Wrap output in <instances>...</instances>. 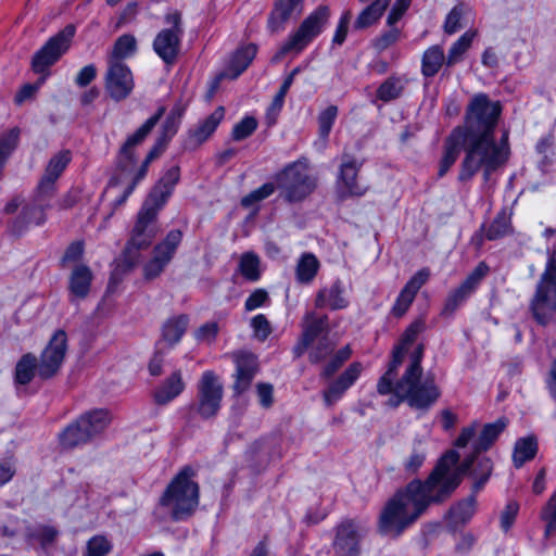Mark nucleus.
Masks as SVG:
<instances>
[{"label":"nucleus","mask_w":556,"mask_h":556,"mask_svg":"<svg viewBox=\"0 0 556 556\" xmlns=\"http://www.w3.org/2000/svg\"><path fill=\"white\" fill-rule=\"evenodd\" d=\"M430 271L427 268L418 270L401 290L392 307V314L395 317H402L412 305L417 292L429 279Z\"/></svg>","instance_id":"obj_24"},{"label":"nucleus","mask_w":556,"mask_h":556,"mask_svg":"<svg viewBox=\"0 0 556 556\" xmlns=\"http://www.w3.org/2000/svg\"><path fill=\"white\" fill-rule=\"evenodd\" d=\"M251 327L254 331L255 338L260 341H265L271 333L270 324L263 314H258L252 318Z\"/></svg>","instance_id":"obj_59"},{"label":"nucleus","mask_w":556,"mask_h":556,"mask_svg":"<svg viewBox=\"0 0 556 556\" xmlns=\"http://www.w3.org/2000/svg\"><path fill=\"white\" fill-rule=\"evenodd\" d=\"M157 213L153 208L142 206L132 230V235L126 244L123 253V262L127 268L134 267L139 262V251L147 249L154 236L155 230L151 227Z\"/></svg>","instance_id":"obj_7"},{"label":"nucleus","mask_w":556,"mask_h":556,"mask_svg":"<svg viewBox=\"0 0 556 556\" xmlns=\"http://www.w3.org/2000/svg\"><path fill=\"white\" fill-rule=\"evenodd\" d=\"M489 267L485 263H479L476 268L467 276V278L446 298L444 311L453 313L460 304H463L478 288L482 279L486 276Z\"/></svg>","instance_id":"obj_20"},{"label":"nucleus","mask_w":556,"mask_h":556,"mask_svg":"<svg viewBox=\"0 0 556 556\" xmlns=\"http://www.w3.org/2000/svg\"><path fill=\"white\" fill-rule=\"evenodd\" d=\"M349 299L345 295L344 288L341 282L336 281L329 287L323 288L318 292L315 305L328 307L331 309H343L349 306Z\"/></svg>","instance_id":"obj_31"},{"label":"nucleus","mask_w":556,"mask_h":556,"mask_svg":"<svg viewBox=\"0 0 556 556\" xmlns=\"http://www.w3.org/2000/svg\"><path fill=\"white\" fill-rule=\"evenodd\" d=\"M445 61L443 49L440 46L428 48L421 59V73L426 77L434 76Z\"/></svg>","instance_id":"obj_38"},{"label":"nucleus","mask_w":556,"mask_h":556,"mask_svg":"<svg viewBox=\"0 0 556 556\" xmlns=\"http://www.w3.org/2000/svg\"><path fill=\"white\" fill-rule=\"evenodd\" d=\"M164 112L165 109L160 108L153 116L148 118L143 125H141L131 136L127 138L126 142L123 144L121 149L122 162H127V164H132L135 162V147L140 144L146 139V137L159 123Z\"/></svg>","instance_id":"obj_25"},{"label":"nucleus","mask_w":556,"mask_h":556,"mask_svg":"<svg viewBox=\"0 0 556 556\" xmlns=\"http://www.w3.org/2000/svg\"><path fill=\"white\" fill-rule=\"evenodd\" d=\"M456 451L446 452L426 481L413 480L399 489L383 505L378 517V532L397 538L426 513L431 504L445 501L473 464L468 458L457 466Z\"/></svg>","instance_id":"obj_2"},{"label":"nucleus","mask_w":556,"mask_h":556,"mask_svg":"<svg viewBox=\"0 0 556 556\" xmlns=\"http://www.w3.org/2000/svg\"><path fill=\"white\" fill-rule=\"evenodd\" d=\"M81 425L87 429L90 439L102 433L110 424V415L104 409H96L80 416Z\"/></svg>","instance_id":"obj_36"},{"label":"nucleus","mask_w":556,"mask_h":556,"mask_svg":"<svg viewBox=\"0 0 556 556\" xmlns=\"http://www.w3.org/2000/svg\"><path fill=\"white\" fill-rule=\"evenodd\" d=\"M540 518L545 523L544 535L552 536L556 532V490L542 507Z\"/></svg>","instance_id":"obj_45"},{"label":"nucleus","mask_w":556,"mask_h":556,"mask_svg":"<svg viewBox=\"0 0 556 556\" xmlns=\"http://www.w3.org/2000/svg\"><path fill=\"white\" fill-rule=\"evenodd\" d=\"M312 39L313 15H308L299 29L281 46L277 54L274 56V61H279L283 55L290 52L299 53L311 42Z\"/></svg>","instance_id":"obj_27"},{"label":"nucleus","mask_w":556,"mask_h":556,"mask_svg":"<svg viewBox=\"0 0 556 556\" xmlns=\"http://www.w3.org/2000/svg\"><path fill=\"white\" fill-rule=\"evenodd\" d=\"M137 50V40L130 34L122 35L115 41L109 60L122 61L131 56Z\"/></svg>","instance_id":"obj_42"},{"label":"nucleus","mask_w":556,"mask_h":556,"mask_svg":"<svg viewBox=\"0 0 556 556\" xmlns=\"http://www.w3.org/2000/svg\"><path fill=\"white\" fill-rule=\"evenodd\" d=\"M58 535L59 531L51 526H40L33 533V536L36 538L42 546L52 544Z\"/></svg>","instance_id":"obj_63"},{"label":"nucleus","mask_w":556,"mask_h":556,"mask_svg":"<svg viewBox=\"0 0 556 556\" xmlns=\"http://www.w3.org/2000/svg\"><path fill=\"white\" fill-rule=\"evenodd\" d=\"M92 273L86 265L76 266L70 276L71 294L77 299H84L89 293Z\"/></svg>","instance_id":"obj_35"},{"label":"nucleus","mask_w":556,"mask_h":556,"mask_svg":"<svg viewBox=\"0 0 556 556\" xmlns=\"http://www.w3.org/2000/svg\"><path fill=\"white\" fill-rule=\"evenodd\" d=\"M182 233L178 229L170 230L166 238L154 248V255L143 267L146 279H154L161 275L170 262L176 249L181 242Z\"/></svg>","instance_id":"obj_19"},{"label":"nucleus","mask_w":556,"mask_h":556,"mask_svg":"<svg viewBox=\"0 0 556 556\" xmlns=\"http://www.w3.org/2000/svg\"><path fill=\"white\" fill-rule=\"evenodd\" d=\"M511 230L510 214L506 211L500 212L485 232L489 240L500 239Z\"/></svg>","instance_id":"obj_46"},{"label":"nucleus","mask_w":556,"mask_h":556,"mask_svg":"<svg viewBox=\"0 0 556 556\" xmlns=\"http://www.w3.org/2000/svg\"><path fill=\"white\" fill-rule=\"evenodd\" d=\"M311 168L307 160L296 161L276 176L278 188L289 202H296L309 193Z\"/></svg>","instance_id":"obj_8"},{"label":"nucleus","mask_w":556,"mask_h":556,"mask_svg":"<svg viewBox=\"0 0 556 556\" xmlns=\"http://www.w3.org/2000/svg\"><path fill=\"white\" fill-rule=\"evenodd\" d=\"M404 89V84L401 78L390 77L380 85L377 90V97L384 101H391L399 98Z\"/></svg>","instance_id":"obj_49"},{"label":"nucleus","mask_w":556,"mask_h":556,"mask_svg":"<svg viewBox=\"0 0 556 556\" xmlns=\"http://www.w3.org/2000/svg\"><path fill=\"white\" fill-rule=\"evenodd\" d=\"M426 459V451L419 444L418 446H415L412 454L404 460L403 467L406 472L408 473H416L419 468L422 466L424 462Z\"/></svg>","instance_id":"obj_56"},{"label":"nucleus","mask_w":556,"mask_h":556,"mask_svg":"<svg viewBox=\"0 0 556 556\" xmlns=\"http://www.w3.org/2000/svg\"><path fill=\"white\" fill-rule=\"evenodd\" d=\"M185 390L180 370L174 371L154 392V400L160 405L172 402Z\"/></svg>","instance_id":"obj_33"},{"label":"nucleus","mask_w":556,"mask_h":556,"mask_svg":"<svg viewBox=\"0 0 556 556\" xmlns=\"http://www.w3.org/2000/svg\"><path fill=\"white\" fill-rule=\"evenodd\" d=\"M189 326V317L185 314L167 318L161 328V338L156 342L159 351H168L175 348L186 333Z\"/></svg>","instance_id":"obj_23"},{"label":"nucleus","mask_w":556,"mask_h":556,"mask_svg":"<svg viewBox=\"0 0 556 556\" xmlns=\"http://www.w3.org/2000/svg\"><path fill=\"white\" fill-rule=\"evenodd\" d=\"M79 426H76L75 422L68 425L60 434L59 439L62 446L66 448H72L81 443V437L79 435Z\"/></svg>","instance_id":"obj_58"},{"label":"nucleus","mask_w":556,"mask_h":556,"mask_svg":"<svg viewBox=\"0 0 556 556\" xmlns=\"http://www.w3.org/2000/svg\"><path fill=\"white\" fill-rule=\"evenodd\" d=\"M52 194H40L38 191L37 204L24 208L22 219L26 226H40L46 222L45 208L49 206L46 202V197L50 198Z\"/></svg>","instance_id":"obj_39"},{"label":"nucleus","mask_w":556,"mask_h":556,"mask_svg":"<svg viewBox=\"0 0 556 556\" xmlns=\"http://www.w3.org/2000/svg\"><path fill=\"white\" fill-rule=\"evenodd\" d=\"M538 451V442L533 437L518 440L515 444L513 460L516 467H521L526 462L532 459Z\"/></svg>","instance_id":"obj_40"},{"label":"nucleus","mask_w":556,"mask_h":556,"mask_svg":"<svg viewBox=\"0 0 556 556\" xmlns=\"http://www.w3.org/2000/svg\"><path fill=\"white\" fill-rule=\"evenodd\" d=\"M422 329L424 323L415 321L405 330L400 344L393 350L392 361L389 364L388 370L377 383V391L379 394L386 395L389 394V392L392 390V379L395 378L397 368L402 364L408 346L416 340L417 336L422 331Z\"/></svg>","instance_id":"obj_17"},{"label":"nucleus","mask_w":556,"mask_h":556,"mask_svg":"<svg viewBox=\"0 0 556 556\" xmlns=\"http://www.w3.org/2000/svg\"><path fill=\"white\" fill-rule=\"evenodd\" d=\"M224 397V386L220 377L213 370L202 372L198 381L197 413L203 418L217 415Z\"/></svg>","instance_id":"obj_9"},{"label":"nucleus","mask_w":556,"mask_h":556,"mask_svg":"<svg viewBox=\"0 0 556 556\" xmlns=\"http://www.w3.org/2000/svg\"><path fill=\"white\" fill-rule=\"evenodd\" d=\"M501 114L498 102H492L485 94H477L468 105L463 127L455 128L445 141V152L440 162V177L444 176L464 150L458 179L467 181L479 170H483L484 180L503 167L510 154L508 132L496 141L495 126Z\"/></svg>","instance_id":"obj_1"},{"label":"nucleus","mask_w":556,"mask_h":556,"mask_svg":"<svg viewBox=\"0 0 556 556\" xmlns=\"http://www.w3.org/2000/svg\"><path fill=\"white\" fill-rule=\"evenodd\" d=\"M256 395L263 408H269L274 404V387L267 382L256 384Z\"/></svg>","instance_id":"obj_62"},{"label":"nucleus","mask_w":556,"mask_h":556,"mask_svg":"<svg viewBox=\"0 0 556 556\" xmlns=\"http://www.w3.org/2000/svg\"><path fill=\"white\" fill-rule=\"evenodd\" d=\"M104 87L109 97L116 102L128 98L135 88L130 68L123 61L109 60Z\"/></svg>","instance_id":"obj_15"},{"label":"nucleus","mask_w":556,"mask_h":556,"mask_svg":"<svg viewBox=\"0 0 556 556\" xmlns=\"http://www.w3.org/2000/svg\"><path fill=\"white\" fill-rule=\"evenodd\" d=\"M296 279L300 283H309L313 279V254H304L296 266Z\"/></svg>","instance_id":"obj_57"},{"label":"nucleus","mask_w":556,"mask_h":556,"mask_svg":"<svg viewBox=\"0 0 556 556\" xmlns=\"http://www.w3.org/2000/svg\"><path fill=\"white\" fill-rule=\"evenodd\" d=\"M367 533L365 525L356 519H344L334 529L332 548L336 556H359L362 540Z\"/></svg>","instance_id":"obj_11"},{"label":"nucleus","mask_w":556,"mask_h":556,"mask_svg":"<svg viewBox=\"0 0 556 556\" xmlns=\"http://www.w3.org/2000/svg\"><path fill=\"white\" fill-rule=\"evenodd\" d=\"M179 177L180 170L178 166H172L168 168L151 190L142 206L153 208L154 212L157 213L170 197Z\"/></svg>","instance_id":"obj_21"},{"label":"nucleus","mask_w":556,"mask_h":556,"mask_svg":"<svg viewBox=\"0 0 556 556\" xmlns=\"http://www.w3.org/2000/svg\"><path fill=\"white\" fill-rule=\"evenodd\" d=\"M218 330L219 327L217 323H205L197 329L194 338L198 342L210 344L216 339Z\"/></svg>","instance_id":"obj_60"},{"label":"nucleus","mask_w":556,"mask_h":556,"mask_svg":"<svg viewBox=\"0 0 556 556\" xmlns=\"http://www.w3.org/2000/svg\"><path fill=\"white\" fill-rule=\"evenodd\" d=\"M469 12V8L464 4L455 5L445 18L443 25L444 31L448 35H453L465 27L463 20Z\"/></svg>","instance_id":"obj_47"},{"label":"nucleus","mask_w":556,"mask_h":556,"mask_svg":"<svg viewBox=\"0 0 556 556\" xmlns=\"http://www.w3.org/2000/svg\"><path fill=\"white\" fill-rule=\"evenodd\" d=\"M338 116V108L329 105L321 110L317 117L318 138L315 139V151L324 152L329 144V135Z\"/></svg>","instance_id":"obj_32"},{"label":"nucleus","mask_w":556,"mask_h":556,"mask_svg":"<svg viewBox=\"0 0 556 556\" xmlns=\"http://www.w3.org/2000/svg\"><path fill=\"white\" fill-rule=\"evenodd\" d=\"M235 364L232 374V391L239 396L247 392L258 372L257 356L245 350L235 351L227 355Z\"/></svg>","instance_id":"obj_16"},{"label":"nucleus","mask_w":556,"mask_h":556,"mask_svg":"<svg viewBox=\"0 0 556 556\" xmlns=\"http://www.w3.org/2000/svg\"><path fill=\"white\" fill-rule=\"evenodd\" d=\"M507 421L504 418L497 419L492 424H486L483 426L479 432V435L476 438L479 424L472 422L470 426L462 429L458 438L455 441V446L463 448L471 443L476 453L486 451L505 429Z\"/></svg>","instance_id":"obj_14"},{"label":"nucleus","mask_w":556,"mask_h":556,"mask_svg":"<svg viewBox=\"0 0 556 556\" xmlns=\"http://www.w3.org/2000/svg\"><path fill=\"white\" fill-rule=\"evenodd\" d=\"M424 346L419 344L412 353L409 364L404 371L402 378L394 384L392 390L396 400L392 405L405 401L408 405L416 409H428L440 397L441 391L432 377L422 378L421 358Z\"/></svg>","instance_id":"obj_4"},{"label":"nucleus","mask_w":556,"mask_h":556,"mask_svg":"<svg viewBox=\"0 0 556 556\" xmlns=\"http://www.w3.org/2000/svg\"><path fill=\"white\" fill-rule=\"evenodd\" d=\"M299 72H300L299 68H294L290 73V75L285 79V81L282 83L278 93L275 96L273 103L269 108L270 113L280 111V109L282 108V104H283L285 97L293 81V78Z\"/></svg>","instance_id":"obj_61"},{"label":"nucleus","mask_w":556,"mask_h":556,"mask_svg":"<svg viewBox=\"0 0 556 556\" xmlns=\"http://www.w3.org/2000/svg\"><path fill=\"white\" fill-rule=\"evenodd\" d=\"M260 257L253 252H245L241 255L239 270L250 281H257L261 277Z\"/></svg>","instance_id":"obj_43"},{"label":"nucleus","mask_w":556,"mask_h":556,"mask_svg":"<svg viewBox=\"0 0 556 556\" xmlns=\"http://www.w3.org/2000/svg\"><path fill=\"white\" fill-rule=\"evenodd\" d=\"M166 28L162 29L153 41L154 52L165 62L173 63L179 52L182 36L181 15L174 11L165 16Z\"/></svg>","instance_id":"obj_12"},{"label":"nucleus","mask_w":556,"mask_h":556,"mask_svg":"<svg viewBox=\"0 0 556 556\" xmlns=\"http://www.w3.org/2000/svg\"><path fill=\"white\" fill-rule=\"evenodd\" d=\"M338 343L337 334L327 333L320 337L315 345V364L318 366L320 380L327 384L321 392V400L327 408L337 404L364 371L361 362H352L334 378L353 354L349 344L339 346Z\"/></svg>","instance_id":"obj_3"},{"label":"nucleus","mask_w":556,"mask_h":556,"mask_svg":"<svg viewBox=\"0 0 556 556\" xmlns=\"http://www.w3.org/2000/svg\"><path fill=\"white\" fill-rule=\"evenodd\" d=\"M313 344V324L309 320V315L305 317L304 326H303V333L298 342V344L294 346L293 352L295 356L300 357L303 355Z\"/></svg>","instance_id":"obj_55"},{"label":"nucleus","mask_w":556,"mask_h":556,"mask_svg":"<svg viewBox=\"0 0 556 556\" xmlns=\"http://www.w3.org/2000/svg\"><path fill=\"white\" fill-rule=\"evenodd\" d=\"M301 11L302 0H278L269 16L268 28L273 33L281 30L285 23L299 15Z\"/></svg>","instance_id":"obj_29"},{"label":"nucleus","mask_w":556,"mask_h":556,"mask_svg":"<svg viewBox=\"0 0 556 556\" xmlns=\"http://www.w3.org/2000/svg\"><path fill=\"white\" fill-rule=\"evenodd\" d=\"M179 177L180 170L178 166H172L168 168L151 190L142 206L153 208L154 212L157 213L170 197Z\"/></svg>","instance_id":"obj_22"},{"label":"nucleus","mask_w":556,"mask_h":556,"mask_svg":"<svg viewBox=\"0 0 556 556\" xmlns=\"http://www.w3.org/2000/svg\"><path fill=\"white\" fill-rule=\"evenodd\" d=\"M192 477L193 470L189 467L184 468L160 497V507L175 521L190 517L199 505V485Z\"/></svg>","instance_id":"obj_5"},{"label":"nucleus","mask_w":556,"mask_h":556,"mask_svg":"<svg viewBox=\"0 0 556 556\" xmlns=\"http://www.w3.org/2000/svg\"><path fill=\"white\" fill-rule=\"evenodd\" d=\"M71 162V153L68 151H62L55 154L49 161L45 175L42 176L38 190L40 194H52L54 190V182L61 176L63 170Z\"/></svg>","instance_id":"obj_26"},{"label":"nucleus","mask_w":556,"mask_h":556,"mask_svg":"<svg viewBox=\"0 0 556 556\" xmlns=\"http://www.w3.org/2000/svg\"><path fill=\"white\" fill-rule=\"evenodd\" d=\"M224 116L225 109L218 106L212 114L189 130V142L195 147L202 144L213 135Z\"/></svg>","instance_id":"obj_28"},{"label":"nucleus","mask_w":556,"mask_h":556,"mask_svg":"<svg viewBox=\"0 0 556 556\" xmlns=\"http://www.w3.org/2000/svg\"><path fill=\"white\" fill-rule=\"evenodd\" d=\"M491 472H492L491 460L486 457L479 458L477 467L473 468L471 471V475L475 479L473 492H478L483 488V485L488 481Z\"/></svg>","instance_id":"obj_52"},{"label":"nucleus","mask_w":556,"mask_h":556,"mask_svg":"<svg viewBox=\"0 0 556 556\" xmlns=\"http://www.w3.org/2000/svg\"><path fill=\"white\" fill-rule=\"evenodd\" d=\"M476 507V497L470 495L450 509L451 518L455 523H466L475 515Z\"/></svg>","instance_id":"obj_44"},{"label":"nucleus","mask_w":556,"mask_h":556,"mask_svg":"<svg viewBox=\"0 0 556 556\" xmlns=\"http://www.w3.org/2000/svg\"><path fill=\"white\" fill-rule=\"evenodd\" d=\"M20 131L13 128L0 135V168L5 164L18 143Z\"/></svg>","instance_id":"obj_48"},{"label":"nucleus","mask_w":556,"mask_h":556,"mask_svg":"<svg viewBox=\"0 0 556 556\" xmlns=\"http://www.w3.org/2000/svg\"><path fill=\"white\" fill-rule=\"evenodd\" d=\"M362 166V160L355 155L346 152L342 154L336 180L338 199L345 200L351 197H362L367 192V187L358 181V173Z\"/></svg>","instance_id":"obj_10"},{"label":"nucleus","mask_w":556,"mask_h":556,"mask_svg":"<svg viewBox=\"0 0 556 556\" xmlns=\"http://www.w3.org/2000/svg\"><path fill=\"white\" fill-rule=\"evenodd\" d=\"M257 48L253 43H249L236 51L230 60L226 72L222 73L217 78H237L251 64L256 55Z\"/></svg>","instance_id":"obj_30"},{"label":"nucleus","mask_w":556,"mask_h":556,"mask_svg":"<svg viewBox=\"0 0 556 556\" xmlns=\"http://www.w3.org/2000/svg\"><path fill=\"white\" fill-rule=\"evenodd\" d=\"M391 0H376L364 9L354 22L355 29H364L376 23L389 7Z\"/></svg>","instance_id":"obj_37"},{"label":"nucleus","mask_w":556,"mask_h":556,"mask_svg":"<svg viewBox=\"0 0 556 556\" xmlns=\"http://www.w3.org/2000/svg\"><path fill=\"white\" fill-rule=\"evenodd\" d=\"M181 115L182 110L179 108H175L170 112L162 126V132L159 139L167 143L175 136L179 128Z\"/></svg>","instance_id":"obj_51"},{"label":"nucleus","mask_w":556,"mask_h":556,"mask_svg":"<svg viewBox=\"0 0 556 556\" xmlns=\"http://www.w3.org/2000/svg\"><path fill=\"white\" fill-rule=\"evenodd\" d=\"M75 35V26L67 25L51 37L33 58V68L41 73L53 65L68 49Z\"/></svg>","instance_id":"obj_13"},{"label":"nucleus","mask_w":556,"mask_h":556,"mask_svg":"<svg viewBox=\"0 0 556 556\" xmlns=\"http://www.w3.org/2000/svg\"><path fill=\"white\" fill-rule=\"evenodd\" d=\"M475 30H468L463 34L450 48L446 64L447 66H452L458 63L467 50L470 48L473 38L476 37Z\"/></svg>","instance_id":"obj_41"},{"label":"nucleus","mask_w":556,"mask_h":556,"mask_svg":"<svg viewBox=\"0 0 556 556\" xmlns=\"http://www.w3.org/2000/svg\"><path fill=\"white\" fill-rule=\"evenodd\" d=\"M36 372L38 374V361L31 353L24 354L16 363L14 370V384L18 389L30 383Z\"/></svg>","instance_id":"obj_34"},{"label":"nucleus","mask_w":556,"mask_h":556,"mask_svg":"<svg viewBox=\"0 0 556 556\" xmlns=\"http://www.w3.org/2000/svg\"><path fill=\"white\" fill-rule=\"evenodd\" d=\"M276 189L275 184L273 182H266L262 185L260 188L251 191L249 194H247L242 200L241 204L245 207H250L254 205L255 203L263 201L270 197Z\"/></svg>","instance_id":"obj_53"},{"label":"nucleus","mask_w":556,"mask_h":556,"mask_svg":"<svg viewBox=\"0 0 556 556\" xmlns=\"http://www.w3.org/2000/svg\"><path fill=\"white\" fill-rule=\"evenodd\" d=\"M257 127V122L254 117L247 116L237 123L232 128V139L240 141L251 136Z\"/></svg>","instance_id":"obj_54"},{"label":"nucleus","mask_w":556,"mask_h":556,"mask_svg":"<svg viewBox=\"0 0 556 556\" xmlns=\"http://www.w3.org/2000/svg\"><path fill=\"white\" fill-rule=\"evenodd\" d=\"M112 551L111 541L104 535H94L88 540L84 556H106Z\"/></svg>","instance_id":"obj_50"},{"label":"nucleus","mask_w":556,"mask_h":556,"mask_svg":"<svg viewBox=\"0 0 556 556\" xmlns=\"http://www.w3.org/2000/svg\"><path fill=\"white\" fill-rule=\"evenodd\" d=\"M533 318L540 325H547L556 314V248L548 253L533 298L530 302Z\"/></svg>","instance_id":"obj_6"},{"label":"nucleus","mask_w":556,"mask_h":556,"mask_svg":"<svg viewBox=\"0 0 556 556\" xmlns=\"http://www.w3.org/2000/svg\"><path fill=\"white\" fill-rule=\"evenodd\" d=\"M67 351V336L58 330L49 340L38 362V375L42 379L53 377L61 368Z\"/></svg>","instance_id":"obj_18"},{"label":"nucleus","mask_w":556,"mask_h":556,"mask_svg":"<svg viewBox=\"0 0 556 556\" xmlns=\"http://www.w3.org/2000/svg\"><path fill=\"white\" fill-rule=\"evenodd\" d=\"M519 510V506L515 502H510L506 505L501 514V528L507 532L515 522Z\"/></svg>","instance_id":"obj_64"}]
</instances>
